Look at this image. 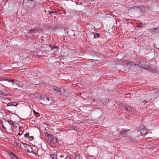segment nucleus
<instances>
[{"instance_id":"obj_1","label":"nucleus","mask_w":159,"mask_h":159,"mask_svg":"<svg viewBox=\"0 0 159 159\" xmlns=\"http://www.w3.org/2000/svg\"><path fill=\"white\" fill-rule=\"evenodd\" d=\"M21 143L22 145H21V144L20 145L21 148L27 152H32V148L30 145L26 143Z\"/></svg>"},{"instance_id":"obj_30","label":"nucleus","mask_w":159,"mask_h":159,"mask_svg":"<svg viewBox=\"0 0 159 159\" xmlns=\"http://www.w3.org/2000/svg\"><path fill=\"white\" fill-rule=\"evenodd\" d=\"M43 100H48V101H49V98L48 97H46L45 98L44 97V98H43Z\"/></svg>"},{"instance_id":"obj_8","label":"nucleus","mask_w":159,"mask_h":159,"mask_svg":"<svg viewBox=\"0 0 159 159\" xmlns=\"http://www.w3.org/2000/svg\"><path fill=\"white\" fill-rule=\"evenodd\" d=\"M9 154L12 159H18L17 156L12 152H8Z\"/></svg>"},{"instance_id":"obj_13","label":"nucleus","mask_w":159,"mask_h":159,"mask_svg":"<svg viewBox=\"0 0 159 159\" xmlns=\"http://www.w3.org/2000/svg\"><path fill=\"white\" fill-rule=\"evenodd\" d=\"M50 47L52 50H54L55 49L57 50L59 48L58 46H56L54 44L51 45Z\"/></svg>"},{"instance_id":"obj_32","label":"nucleus","mask_w":159,"mask_h":159,"mask_svg":"<svg viewBox=\"0 0 159 159\" xmlns=\"http://www.w3.org/2000/svg\"><path fill=\"white\" fill-rule=\"evenodd\" d=\"M12 103H11V102H9V103H8L7 104V106H12Z\"/></svg>"},{"instance_id":"obj_19","label":"nucleus","mask_w":159,"mask_h":159,"mask_svg":"<svg viewBox=\"0 0 159 159\" xmlns=\"http://www.w3.org/2000/svg\"><path fill=\"white\" fill-rule=\"evenodd\" d=\"M75 159H83V158L80 155H78L75 156Z\"/></svg>"},{"instance_id":"obj_6","label":"nucleus","mask_w":159,"mask_h":159,"mask_svg":"<svg viewBox=\"0 0 159 159\" xmlns=\"http://www.w3.org/2000/svg\"><path fill=\"white\" fill-rule=\"evenodd\" d=\"M30 6L29 8V10L31 12H33V10L35 8L36 4H37V2L36 1H34L31 2L30 3Z\"/></svg>"},{"instance_id":"obj_9","label":"nucleus","mask_w":159,"mask_h":159,"mask_svg":"<svg viewBox=\"0 0 159 159\" xmlns=\"http://www.w3.org/2000/svg\"><path fill=\"white\" fill-rule=\"evenodd\" d=\"M63 90V89L62 88H59L57 87H55L54 88V90L55 91L56 93H62V90Z\"/></svg>"},{"instance_id":"obj_27","label":"nucleus","mask_w":159,"mask_h":159,"mask_svg":"<svg viewBox=\"0 0 159 159\" xmlns=\"http://www.w3.org/2000/svg\"><path fill=\"white\" fill-rule=\"evenodd\" d=\"M0 94L3 95L5 94V93H3V91L2 90H0Z\"/></svg>"},{"instance_id":"obj_7","label":"nucleus","mask_w":159,"mask_h":159,"mask_svg":"<svg viewBox=\"0 0 159 159\" xmlns=\"http://www.w3.org/2000/svg\"><path fill=\"white\" fill-rule=\"evenodd\" d=\"M42 30H39L37 28H35L33 30H30L29 32V33L30 34H32L34 33L38 32L39 31H42Z\"/></svg>"},{"instance_id":"obj_41","label":"nucleus","mask_w":159,"mask_h":159,"mask_svg":"<svg viewBox=\"0 0 159 159\" xmlns=\"http://www.w3.org/2000/svg\"><path fill=\"white\" fill-rule=\"evenodd\" d=\"M0 84L1 85H2L3 86V85L1 83H0Z\"/></svg>"},{"instance_id":"obj_23","label":"nucleus","mask_w":159,"mask_h":159,"mask_svg":"<svg viewBox=\"0 0 159 159\" xmlns=\"http://www.w3.org/2000/svg\"><path fill=\"white\" fill-rule=\"evenodd\" d=\"M33 0H23V3H24V2L27 3L28 2H29L30 1L32 2V1H33Z\"/></svg>"},{"instance_id":"obj_35","label":"nucleus","mask_w":159,"mask_h":159,"mask_svg":"<svg viewBox=\"0 0 159 159\" xmlns=\"http://www.w3.org/2000/svg\"><path fill=\"white\" fill-rule=\"evenodd\" d=\"M52 137H53V136L52 135L50 134L49 135H48V137L49 138H51V139L52 138Z\"/></svg>"},{"instance_id":"obj_42","label":"nucleus","mask_w":159,"mask_h":159,"mask_svg":"<svg viewBox=\"0 0 159 159\" xmlns=\"http://www.w3.org/2000/svg\"><path fill=\"white\" fill-rule=\"evenodd\" d=\"M121 107V106H120L119 105V107Z\"/></svg>"},{"instance_id":"obj_25","label":"nucleus","mask_w":159,"mask_h":159,"mask_svg":"<svg viewBox=\"0 0 159 159\" xmlns=\"http://www.w3.org/2000/svg\"><path fill=\"white\" fill-rule=\"evenodd\" d=\"M60 157L61 158V159H64V155L63 154H61L60 156Z\"/></svg>"},{"instance_id":"obj_38","label":"nucleus","mask_w":159,"mask_h":159,"mask_svg":"<svg viewBox=\"0 0 159 159\" xmlns=\"http://www.w3.org/2000/svg\"><path fill=\"white\" fill-rule=\"evenodd\" d=\"M157 95L159 96V91L156 92Z\"/></svg>"},{"instance_id":"obj_17","label":"nucleus","mask_w":159,"mask_h":159,"mask_svg":"<svg viewBox=\"0 0 159 159\" xmlns=\"http://www.w3.org/2000/svg\"><path fill=\"white\" fill-rule=\"evenodd\" d=\"M93 35H94V38H99L100 36V34L98 33H94V32H92Z\"/></svg>"},{"instance_id":"obj_33","label":"nucleus","mask_w":159,"mask_h":159,"mask_svg":"<svg viewBox=\"0 0 159 159\" xmlns=\"http://www.w3.org/2000/svg\"><path fill=\"white\" fill-rule=\"evenodd\" d=\"M34 114L35 115H37L39 114V113L38 112H37L35 111H34Z\"/></svg>"},{"instance_id":"obj_14","label":"nucleus","mask_w":159,"mask_h":159,"mask_svg":"<svg viewBox=\"0 0 159 159\" xmlns=\"http://www.w3.org/2000/svg\"><path fill=\"white\" fill-rule=\"evenodd\" d=\"M129 130V129H123L121 131L120 133L119 134V135H122L124 134H125V133H126Z\"/></svg>"},{"instance_id":"obj_24","label":"nucleus","mask_w":159,"mask_h":159,"mask_svg":"<svg viewBox=\"0 0 159 159\" xmlns=\"http://www.w3.org/2000/svg\"><path fill=\"white\" fill-rule=\"evenodd\" d=\"M29 133H26L24 135V137H28L29 135Z\"/></svg>"},{"instance_id":"obj_5","label":"nucleus","mask_w":159,"mask_h":159,"mask_svg":"<svg viewBox=\"0 0 159 159\" xmlns=\"http://www.w3.org/2000/svg\"><path fill=\"white\" fill-rule=\"evenodd\" d=\"M125 65L128 68V69L130 70L131 67L136 66V64L134 62H131L127 61L126 62Z\"/></svg>"},{"instance_id":"obj_3","label":"nucleus","mask_w":159,"mask_h":159,"mask_svg":"<svg viewBox=\"0 0 159 159\" xmlns=\"http://www.w3.org/2000/svg\"><path fill=\"white\" fill-rule=\"evenodd\" d=\"M121 108L123 109V110L126 112L129 111L133 113L136 112V110H135L133 107L131 106L125 105L124 107H123Z\"/></svg>"},{"instance_id":"obj_26","label":"nucleus","mask_w":159,"mask_h":159,"mask_svg":"<svg viewBox=\"0 0 159 159\" xmlns=\"http://www.w3.org/2000/svg\"><path fill=\"white\" fill-rule=\"evenodd\" d=\"M23 132L24 131H20L18 133V135L20 136L21 135L23 134Z\"/></svg>"},{"instance_id":"obj_11","label":"nucleus","mask_w":159,"mask_h":159,"mask_svg":"<svg viewBox=\"0 0 159 159\" xmlns=\"http://www.w3.org/2000/svg\"><path fill=\"white\" fill-rule=\"evenodd\" d=\"M57 141L58 139L56 137L54 138H52L51 139V142L53 144H56L57 143Z\"/></svg>"},{"instance_id":"obj_22","label":"nucleus","mask_w":159,"mask_h":159,"mask_svg":"<svg viewBox=\"0 0 159 159\" xmlns=\"http://www.w3.org/2000/svg\"><path fill=\"white\" fill-rule=\"evenodd\" d=\"M14 143L15 147H17L19 145V143L16 140L14 141Z\"/></svg>"},{"instance_id":"obj_20","label":"nucleus","mask_w":159,"mask_h":159,"mask_svg":"<svg viewBox=\"0 0 159 159\" xmlns=\"http://www.w3.org/2000/svg\"><path fill=\"white\" fill-rule=\"evenodd\" d=\"M48 12L49 15L53 14L54 13H56V11H53V10H51V11L49 10L48 11Z\"/></svg>"},{"instance_id":"obj_36","label":"nucleus","mask_w":159,"mask_h":159,"mask_svg":"<svg viewBox=\"0 0 159 159\" xmlns=\"http://www.w3.org/2000/svg\"><path fill=\"white\" fill-rule=\"evenodd\" d=\"M22 128H23L21 126H19V131H20V130H21Z\"/></svg>"},{"instance_id":"obj_40","label":"nucleus","mask_w":159,"mask_h":159,"mask_svg":"<svg viewBox=\"0 0 159 159\" xmlns=\"http://www.w3.org/2000/svg\"><path fill=\"white\" fill-rule=\"evenodd\" d=\"M47 135L48 136V135H49L50 134H48L47 133Z\"/></svg>"},{"instance_id":"obj_37","label":"nucleus","mask_w":159,"mask_h":159,"mask_svg":"<svg viewBox=\"0 0 159 159\" xmlns=\"http://www.w3.org/2000/svg\"><path fill=\"white\" fill-rule=\"evenodd\" d=\"M2 125L3 129H6V128L2 124Z\"/></svg>"},{"instance_id":"obj_31","label":"nucleus","mask_w":159,"mask_h":159,"mask_svg":"<svg viewBox=\"0 0 159 159\" xmlns=\"http://www.w3.org/2000/svg\"><path fill=\"white\" fill-rule=\"evenodd\" d=\"M65 159H71L70 156H67Z\"/></svg>"},{"instance_id":"obj_15","label":"nucleus","mask_w":159,"mask_h":159,"mask_svg":"<svg viewBox=\"0 0 159 159\" xmlns=\"http://www.w3.org/2000/svg\"><path fill=\"white\" fill-rule=\"evenodd\" d=\"M2 80H5L6 81H7L10 82H11L12 84H13L15 83L14 80V79H5Z\"/></svg>"},{"instance_id":"obj_39","label":"nucleus","mask_w":159,"mask_h":159,"mask_svg":"<svg viewBox=\"0 0 159 159\" xmlns=\"http://www.w3.org/2000/svg\"><path fill=\"white\" fill-rule=\"evenodd\" d=\"M47 135L48 136V135H49L50 134H48L47 133Z\"/></svg>"},{"instance_id":"obj_2","label":"nucleus","mask_w":159,"mask_h":159,"mask_svg":"<svg viewBox=\"0 0 159 159\" xmlns=\"http://www.w3.org/2000/svg\"><path fill=\"white\" fill-rule=\"evenodd\" d=\"M137 65H139L140 67L146 70H148L150 66V63L148 62L139 61Z\"/></svg>"},{"instance_id":"obj_4","label":"nucleus","mask_w":159,"mask_h":159,"mask_svg":"<svg viewBox=\"0 0 159 159\" xmlns=\"http://www.w3.org/2000/svg\"><path fill=\"white\" fill-rule=\"evenodd\" d=\"M138 8L142 13H146L149 12L150 10V7L149 6H139Z\"/></svg>"},{"instance_id":"obj_12","label":"nucleus","mask_w":159,"mask_h":159,"mask_svg":"<svg viewBox=\"0 0 159 159\" xmlns=\"http://www.w3.org/2000/svg\"><path fill=\"white\" fill-rule=\"evenodd\" d=\"M50 159H57V155L56 154L53 153L50 155Z\"/></svg>"},{"instance_id":"obj_21","label":"nucleus","mask_w":159,"mask_h":159,"mask_svg":"<svg viewBox=\"0 0 159 159\" xmlns=\"http://www.w3.org/2000/svg\"><path fill=\"white\" fill-rule=\"evenodd\" d=\"M2 91H3V93H5V95H3L4 96H7L8 95V93H7V92L6 91V90L5 89H2Z\"/></svg>"},{"instance_id":"obj_29","label":"nucleus","mask_w":159,"mask_h":159,"mask_svg":"<svg viewBox=\"0 0 159 159\" xmlns=\"http://www.w3.org/2000/svg\"><path fill=\"white\" fill-rule=\"evenodd\" d=\"M34 138L33 136H30L29 137V139L30 140L32 141V140Z\"/></svg>"},{"instance_id":"obj_18","label":"nucleus","mask_w":159,"mask_h":159,"mask_svg":"<svg viewBox=\"0 0 159 159\" xmlns=\"http://www.w3.org/2000/svg\"><path fill=\"white\" fill-rule=\"evenodd\" d=\"M92 1H94V0H84V2L85 3H89L91 4V2Z\"/></svg>"},{"instance_id":"obj_10","label":"nucleus","mask_w":159,"mask_h":159,"mask_svg":"<svg viewBox=\"0 0 159 159\" xmlns=\"http://www.w3.org/2000/svg\"><path fill=\"white\" fill-rule=\"evenodd\" d=\"M5 121L8 123L10 125H12L13 127L15 128H16V125L12 121L8 119H6Z\"/></svg>"},{"instance_id":"obj_16","label":"nucleus","mask_w":159,"mask_h":159,"mask_svg":"<svg viewBox=\"0 0 159 159\" xmlns=\"http://www.w3.org/2000/svg\"><path fill=\"white\" fill-rule=\"evenodd\" d=\"M151 30L153 32H155L157 31V33L159 34V27H157L155 28H152Z\"/></svg>"},{"instance_id":"obj_28","label":"nucleus","mask_w":159,"mask_h":159,"mask_svg":"<svg viewBox=\"0 0 159 159\" xmlns=\"http://www.w3.org/2000/svg\"><path fill=\"white\" fill-rule=\"evenodd\" d=\"M11 103H13L12 104V106H16L17 105L16 102H11Z\"/></svg>"},{"instance_id":"obj_34","label":"nucleus","mask_w":159,"mask_h":159,"mask_svg":"<svg viewBox=\"0 0 159 159\" xmlns=\"http://www.w3.org/2000/svg\"><path fill=\"white\" fill-rule=\"evenodd\" d=\"M147 101L145 100L143 101V102L144 103V104H145L146 103H147Z\"/></svg>"}]
</instances>
